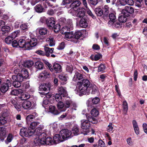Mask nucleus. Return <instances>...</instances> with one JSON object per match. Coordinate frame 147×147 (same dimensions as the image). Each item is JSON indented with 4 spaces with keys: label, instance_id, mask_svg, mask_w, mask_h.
<instances>
[{
    "label": "nucleus",
    "instance_id": "nucleus-1",
    "mask_svg": "<svg viewBox=\"0 0 147 147\" xmlns=\"http://www.w3.org/2000/svg\"><path fill=\"white\" fill-rule=\"evenodd\" d=\"M90 84V82L87 79L83 80L82 82H78L77 86L75 90V92L80 96L82 95V94H89V86Z\"/></svg>",
    "mask_w": 147,
    "mask_h": 147
},
{
    "label": "nucleus",
    "instance_id": "nucleus-2",
    "mask_svg": "<svg viewBox=\"0 0 147 147\" xmlns=\"http://www.w3.org/2000/svg\"><path fill=\"white\" fill-rule=\"evenodd\" d=\"M38 124V123L36 122H33L30 124L28 129V136H31L33 135L35 132H36L37 134L42 132V129L43 128V126H40L41 127H38L34 130L35 127Z\"/></svg>",
    "mask_w": 147,
    "mask_h": 147
},
{
    "label": "nucleus",
    "instance_id": "nucleus-3",
    "mask_svg": "<svg viewBox=\"0 0 147 147\" xmlns=\"http://www.w3.org/2000/svg\"><path fill=\"white\" fill-rule=\"evenodd\" d=\"M22 75L19 74L17 75L13 76L12 77L13 79L17 80L20 82H22L24 78L26 79L28 78V71L27 69H23L22 71Z\"/></svg>",
    "mask_w": 147,
    "mask_h": 147
},
{
    "label": "nucleus",
    "instance_id": "nucleus-4",
    "mask_svg": "<svg viewBox=\"0 0 147 147\" xmlns=\"http://www.w3.org/2000/svg\"><path fill=\"white\" fill-rule=\"evenodd\" d=\"M20 135L22 137V142H24L23 144L22 147H28L27 141H26L28 137V130L26 128H23L20 131Z\"/></svg>",
    "mask_w": 147,
    "mask_h": 147
},
{
    "label": "nucleus",
    "instance_id": "nucleus-5",
    "mask_svg": "<svg viewBox=\"0 0 147 147\" xmlns=\"http://www.w3.org/2000/svg\"><path fill=\"white\" fill-rule=\"evenodd\" d=\"M70 134V131L67 129H64L61 130L59 134L64 141L68 138H71Z\"/></svg>",
    "mask_w": 147,
    "mask_h": 147
},
{
    "label": "nucleus",
    "instance_id": "nucleus-6",
    "mask_svg": "<svg viewBox=\"0 0 147 147\" xmlns=\"http://www.w3.org/2000/svg\"><path fill=\"white\" fill-rule=\"evenodd\" d=\"M134 12V8L132 7L129 6H126L121 11L122 13L126 16H129L130 14L133 13Z\"/></svg>",
    "mask_w": 147,
    "mask_h": 147
},
{
    "label": "nucleus",
    "instance_id": "nucleus-7",
    "mask_svg": "<svg viewBox=\"0 0 147 147\" xmlns=\"http://www.w3.org/2000/svg\"><path fill=\"white\" fill-rule=\"evenodd\" d=\"M45 135V133L43 132L39 135L38 138L35 139L34 140V142L36 145L45 144V142L42 139V137Z\"/></svg>",
    "mask_w": 147,
    "mask_h": 147
},
{
    "label": "nucleus",
    "instance_id": "nucleus-8",
    "mask_svg": "<svg viewBox=\"0 0 147 147\" xmlns=\"http://www.w3.org/2000/svg\"><path fill=\"white\" fill-rule=\"evenodd\" d=\"M55 19L53 17H51L47 19V24L48 27L51 29L53 28L55 24Z\"/></svg>",
    "mask_w": 147,
    "mask_h": 147
},
{
    "label": "nucleus",
    "instance_id": "nucleus-9",
    "mask_svg": "<svg viewBox=\"0 0 147 147\" xmlns=\"http://www.w3.org/2000/svg\"><path fill=\"white\" fill-rule=\"evenodd\" d=\"M51 86V84L49 83H43L39 86V89L40 90L48 92L50 90Z\"/></svg>",
    "mask_w": 147,
    "mask_h": 147
},
{
    "label": "nucleus",
    "instance_id": "nucleus-10",
    "mask_svg": "<svg viewBox=\"0 0 147 147\" xmlns=\"http://www.w3.org/2000/svg\"><path fill=\"white\" fill-rule=\"evenodd\" d=\"M29 42L30 47H28V50L31 49L32 47L36 46L38 43L37 39L35 38L32 37V36H30V39Z\"/></svg>",
    "mask_w": 147,
    "mask_h": 147
},
{
    "label": "nucleus",
    "instance_id": "nucleus-11",
    "mask_svg": "<svg viewBox=\"0 0 147 147\" xmlns=\"http://www.w3.org/2000/svg\"><path fill=\"white\" fill-rule=\"evenodd\" d=\"M81 127L82 129H88L90 127V124L87 120L84 119L81 121Z\"/></svg>",
    "mask_w": 147,
    "mask_h": 147
},
{
    "label": "nucleus",
    "instance_id": "nucleus-12",
    "mask_svg": "<svg viewBox=\"0 0 147 147\" xmlns=\"http://www.w3.org/2000/svg\"><path fill=\"white\" fill-rule=\"evenodd\" d=\"M65 38L68 40H70L74 42H75V39L74 37L73 32H66L65 34Z\"/></svg>",
    "mask_w": 147,
    "mask_h": 147
},
{
    "label": "nucleus",
    "instance_id": "nucleus-13",
    "mask_svg": "<svg viewBox=\"0 0 147 147\" xmlns=\"http://www.w3.org/2000/svg\"><path fill=\"white\" fill-rule=\"evenodd\" d=\"M70 133H71V137L74 136H77L80 134V132L78 126L76 125L74 126L72 129L71 131H70Z\"/></svg>",
    "mask_w": 147,
    "mask_h": 147
},
{
    "label": "nucleus",
    "instance_id": "nucleus-14",
    "mask_svg": "<svg viewBox=\"0 0 147 147\" xmlns=\"http://www.w3.org/2000/svg\"><path fill=\"white\" fill-rule=\"evenodd\" d=\"M46 135L42 137L43 140L44 141L45 144L51 145L54 144L53 139L51 137H48L46 138Z\"/></svg>",
    "mask_w": 147,
    "mask_h": 147
},
{
    "label": "nucleus",
    "instance_id": "nucleus-15",
    "mask_svg": "<svg viewBox=\"0 0 147 147\" xmlns=\"http://www.w3.org/2000/svg\"><path fill=\"white\" fill-rule=\"evenodd\" d=\"M53 140L54 144H57L61 142H62L64 140L61 138L59 134L55 135L53 137Z\"/></svg>",
    "mask_w": 147,
    "mask_h": 147
},
{
    "label": "nucleus",
    "instance_id": "nucleus-16",
    "mask_svg": "<svg viewBox=\"0 0 147 147\" xmlns=\"http://www.w3.org/2000/svg\"><path fill=\"white\" fill-rule=\"evenodd\" d=\"M85 9L83 8H79L76 10V14L77 13V16L79 17H82L84 16L85 13Z\"/></svg>",
    "mask_w": 147,
    "mask_h": 147
},
{
    "label": "nucleus",
    "instance_id": "nucleus-17",
    "mask_svg": "<svg viewBox=\"0 0 147 147\" xmlns=\"http://www.w3.org/2000/svg\"><path fill=\"white\" fill-rule=\"evenodd\" d=\"M48 111L54 115H57L60 113L55 107L53 105H50L49 107Z\"/></svg>",
    "mask_w": 147,
    "mask_h": 147
},
{
    "label": "nucleus",
    "instance_id": "nucleus-18",
    "mask_svg": "<svg viewBox=\"0 0 147 147\" xmlns=\"http://www.w3.org/2000/svg\"><path fill=\"white\" fill-rule=\"evenodd\" d=\"M7 117L5 114H2L0 116V125H3L6 123Z\"/></svg>",
    "mask_w": 147,
    "mask_h": 147
},
{
    "label": "nucleus",
    "instance_id": "nucleus-19",
    "mask_svg": "<svg viewBox=\"0 0 147 147\" xmlns=\"http://www.w3.org/2000/svg\"><path fill=\"white\" fill-rule=\"evenodd\" d=\"M58 92L59 94L63 97L66 96L67 93L66 88L62 87H59Z\"/></svg>",
    "mask_w": 147,
    "mask_h": 147
},
{
    "label": "nucleus",
    "instance_id": "nucleus-20",
    "mask_svg": "<svg viewBox=\"0 0 147 147\" xmlns=\"http://www.w3.org/2000/svg\"><path fill=\"white\" fill-rule=\"evenodd\" d=\"M36 31L38 32L39 34L41 35H44L46 34L48 30L47 29L45 28H38L36 30Z\"/></svg>",
    "mask_w": 147,
    "mask_h": 147
},
{
    "label": "nucleus",
    "instance_id": "nucleus-21",
    "mask_svg": "<svg viewBox=\"0 0 147 147\" xmlns=\"http://www.w3.org/2000/svg\"><path fill=\"white\" fill-rule=\"evenodd\" d=\"M89 88V93L90 92L91 90H92V94H95L98 92V88L95 85L90 84Z\"/></svg>",
    "mask_w": 147,
    "mask_h": 147
},
{
    "label": "nucleus",
    "instance_id": "nucleus-22",
    "mask_svg": "<svg viewBox=\"0 0 147 147\" xmlns=\"http://www.w3.org/2000/svg\"><path fill=\"white\" fill-rule=\"evenodd\" d=\"M19 47L24 48L25 50H27V47L26 46L27 45V42L25 40L23 39H20L18 41Z\"/></svg>",
    "mask_w": 147,
    "mask_h": 147
},
{
    "label": "nucleus",
    "instance_id": "nucleus-23",
    "mask_svg": "<svg viewBox=\"0 0 147 147\" xmlns=\"http://www.w3.org/2000/svg\"><path fill=\"white\" fill-rule=\"evenodd\" d=\"M80 26L82 28H85L88 25L87 20L84 18H81L79 22Z\"/></svg>",
    "mask_w": 147,
    "mask_h": 147
},
{
    "label": "nucleus",
    "instance_id": "nucleus-24",
    "mask_svg": "<svg viewBox=\"0 0 147 147\" xmlns=\"http://www.w3.org/2000/svg\"><path fill=\"white\" fill-rule=\"evenodd\" d=\"M109 17L110 20L108 22V24L109 25L111 26L112 24L114 23L116 20V17L114 14L111 13L109 14Z\"/></svg>",
    "mask_w": 147,
    "mask_h": 147
},
{
    "label": "nucleus",
    "instance_id": "nucleus-25",
    "mask_svg": "<svg viewBox=\"0 0 147 147\" xmlns=\"http://www.w3.org/2000/svg\"><path fill=\"white\" fill-rule=\"evenodd\" d=\"M83 77L82 75L78 72H76L74 76L73 80L74 81H76L82 80Z\"/></svg>",
    "mask_w": 147,
    "mask_h": 147
},
{
    "label": "nucleus",
    "instance_id": "nucleus-26",
    "mask_svg": "<svg viewBox=\"0 0 147 147\" xmlns=\"http://www.w3.org/2000/svg\"><path fill=\"white\" fill-rule=\"evenodd\" d=\"M71 1H73V2L71 4L69 5V6H70L71 7H73L75 9V7H77L79 6L80 4V2L79 1L76 0H71Z\"/></svg>",
    "mask_w": 147,
    "mask_h": 147
},
{
    "label": "nucleus",
    "instance_id": "nucleus-27",
    "mask_svg": "<svg viewBox=\"0 0 147 147\" xmlns=\"http://www.w3.org/2000/svg\"><path fill=\"white\" fill-rule=\"evenodd\" d=\"M57 107L58 110L61 111H64L66 110L64 104L61 101H59L58 103Z\"/></svg>",
    "mask_w": 147,
    "mask_h": 147
},
{
    "label": "nucleus",
    "instance_id": "nucleus-28",
    "mask_svg": "<svg viewBox=\"0 0 147 147\" xmlns=\"http://www.w3.org/2000/svg\"><path fill=\"white\" fill-rule=\"evenodd\" d=\"M53 69L57 72H61L62 71V67L61 65L59 64L55 63L53 65Z\"/></svg>",
    "mask_w": 147,
    "mask_h": 147
},
{
    "label": "nucleus",
    "instance_id": "nucleus-29",
    "mask_svg": "<svg viewBox=\"0 0 147 147\" xmlns=\"http://www.w3.org/2000/svg\"><path fill=\"white\" fill-rule=\"evenodd\" d=\"M122 108L123 114L126 115L127 112L128 107L127 103L126 100L123 101V102Z\"/></svg>",
    "mask_w": 147,
    "mask_h": 147
},
{
    "label": "nucleus",
    "instance_id": "nucleus-30",
    "mask_svg": "<svg viewBox=\"0 0 147 147\" xmlns=\"http://www.w3.org/2000/svg\"><path fill=\"white\" fill-rule=\"evenodd\" d=\"M49 74V72L46 70H44L40 74L39 77L42 79L46 78L48 77Z\"/></svg>",
    "mask_w": 147,
    "mask_h": 147
},
{
    "label": "nucleus",
    "instance_id": "nucleus-31",
    "mask_svg": "<svg viewBox=\"0 0 147 147\" xmlns=\"http://www.w3.org/2000/svg\"><path fill=\"white\" fill-rule=\"evenodd\" d=\"M35 66L36 68L39 70L42 69L44 67L43 63L40 61H36L35 63Z\"/></svg>",
    "mask_w": 147,
    "mask_h": 147
},
{
    "label": "nucleus",
    "instance_id": "nucleus-32",
    "mask_svg": "<svg viewBox=\"0 0 147 147\" xmlns=\"http://www.w3.org/2000/svg\"><path fill=\"white\" fill-rule=\"evenodd\" d=\"M44 49L45 51V55L47 57L50 56V53H53L54 49L53 48H49L45 47Z\"/></svg>",
    "mask_w": 147,
    "mask_h": 147
},
{
    "label": "nucleus",
    "instance_id": "nucleus-33",
    "mask_svg": "<svg viewBox=\"0 0 147 147\" xmlns=\"http://www.w3.org/2000/svg\"><path fill=\"white\" fill-rule=\"evenodd\" d=\"M36 11L38 13H41L43 11L44 8L40 4L36 5L34 7Z\"/></svg>",
    "mask_w": 147,
    "mask_h": 147
},
{
    "label": "nucleus",
    "instance_id": "nucleus-34",
    "mask_svg": "<svg viewBox=\"0 0 147 147\" xmlns=\"http://www.w3.org/2000/svg\"><path fill=\"white\" fill-rule=\"evenodd\" d=\"M46 41L50 46H52L55 45V41L52 37H50L47 38Z\"/></svg>",
    "mask_w": 147,
    "mask_h": 147
},
{
    "label": "nucleus",
    "instance_id": "nucleus-35",
    "mask_svg": "<svg viewBox=\"0 0 147 147\" xmlns=\"http://www.w3.org/2000/svg\"><path fill=\"white\" fill-rule=\"evenodd\" d=\"M82 35V32L80 31H78L75 32L74 34V37L75 39V42H77V40Z\"/></svg>",
    "mask_w": 147,
    "mask_h": 147
},
{
    "label": "nucleus",
    "instance_id": "nucleus-36",
    "mask_svg": "<svg viewBox=\"0 0 147 147\" xmlns=\"http://www.w3.org/2000/svg\"><path fill=\"white\" fill-rule=\"evenodd\" d=\"M128 16H126L123 14V15L120 16L119 18V22L122 23H124L126 21L127 17Z\"/></svg>",
    "mask_w": 147,
    "mask_h": 147
},
{
    "label": "nucleus",
    "instance_id": "nucleus-37",
    "mask_svg": "<svg viewBox=\"0 0 147 147\" xmlns=\"http://www.w3.org/2000/svg\"><path fill=\"white\" fill-rule=\"evenodd\" d=\"M88 121L89 122H91L93 124H96L97 123V120L94 118L92 117L91 116H89L88 117Z\"/></svg>",
    "mask_w": 147,
    "mask_h": 147
},
{
    "label": "nucleus",
    "instance_id": "nucleus-38",
    "mask_svg": "<svg viewBox=\"0 0 147 147\" xmlns=\"http://www.w3.org/2000/svg\"><path fill=\"white\" fill-rule=\"evenodd\" d=\"M95 12L98 16H101L103 14V11L100 8H96L95 9Z\"/></svg>",
    "mask_w": 147,
    "mask_h": 147
},
{
    "label": "nucleus",
    "instance_id": "nucleus-39",
    "mask_svg": "<svg viewBox=\"0 0 147 147\" xmlns=\"http://www.w3.org/2000/svg\"><path fill=\"white\" fill-rule=\"evenodd\" d=\"M36 105L35 101L34 100L32 101H28V109H31L34 107Z\"/></svg>",
    "mask_w": 147,
    "mask_h": 147
},
{
    "label": "nucleus",
    "instance_id": "nucleus-40",
    "mask_svg": "<svg viewBox=\"0 0 147 147\" xmlns=\"http://www.w3.org/2000/svg\"><path fill=\"white\" fill-rule=\"evenodd\" d=\"M72 103V102L70 100H66L64 105L65 107L67 108L71 106Z\"/></svg>",
    "mask_w": 147,
    "mask_h": 147
},
{
    "label": "nucleus",
    "instance_id": "nucleus-41",
    "mask_svg": "<svg viewBox=\"0 0 147 147\" xmlns=\"http://www.w3.org/2000/svg\"><path fill=\"white\" fill-rule=\"evenodd\" d=\"M20 32L18 30H16L14 32L11 34L10 36L13 39H14L16 37L18 36L19 35Z\"/></svg>",
    "mask_w": 147,
    "mask_h": 147
},
{
    "label": "nucleus",
    "instance_id": "nucleus-42",
    "mask_svg": "<svg viewBox=\"0 0 147 147\" xmlns=\"http://www.w3.org/2000/svg\"><path fill=\"white\" fill-rule=\"evenodd\" d=\"M91 114L92 116L96 117L98 115V111L96 109L93 108L91 111Z\"/></svg>",
    "mask_w": 147,
    "mask_h": 147
},
{
    "label": "nucleus",
    "instance_id": "nucleus-43",
    "mask_svg": "<svg viewBox=\"0 0 147 147\" xmlns=\"http://www.w3.org/2000/svg\"><path fill=\"white\" fill-rule=\"evenodd\" d=\"M10 27L7 26H3L1 28L2 31L4 33L9 32L10 31Z\"/></svg>",
    "mask_w": 147,
    "mask_h": 147
},
{
    "label": "nucleus",
    "instance_id": "nucleus-44",
    "mask_svg": "<svg viewBox=\"0 0 147 147\" xmlns=\"http://www.w3.org/2000/svg\"><path fill=\"white\" fill-rule=\"evenodd\" d=\"M71 29V28L68 26H66L65 27H63L61 29V31L62 34H65L66 32V31L69 30Z\"/></svg>",
    "mask_w": 147,
    "mask_h": 147
},
{
    "label": "nucleus",
    "instance_id": "nucleus-45",
    "mask_svg": "<svg viewBox=\"0 0 147 147\" xmlns=\"http://www.w3.org/2000/svg\"><path fill=\"white\" fill-rule=\"evenodd\" d=\"M13 39L9 35L5 39V41L7 44H10L12 42Z\"/></svg>",
    "mask_w": 147,
    "mask_h": 147
},
{
    "label": "nucleus",
    "instance_id": "nucleus-46",
    "mask_svg": "<svg viewBox=\"0 0 147 147\" xmlns=\"http://www.w3.org/2000/svg\"><path fill=\"white\" fill-rule=\"evenodd\" d=\"M6 133V129L5 128L2 127L0 130V136H5Z\"/></svg>",
    "mask_w": 147,
    "mask_h": 147
},
{
    "label": "nucleus",
    "instance_id": "nucleus-47",
    "mask_svg": "<svg viewBox=\"0 0 147 147\" xmlns=\"http://www.w3.org/2000/svg\"><path fill=\"white\" fill-rule=\"evenodd\" d=\"M59 78L61 80L66 81L67 79V76L65 74H61L59 76Z\"/></svg>",
    "mask_w": 147,
    "mask_h": 147
},
{
    "label": "nucleus",
    "instance_id": "nucleus-48",
    "mask_svg": "<svg viewBox=\"0 0 147 147\" xmlns=\"http://www.w3.org/2000/svg\"><path fill=\"white\" fill-rule=\"evenodd\" d=\"M13 138V136L12 134H9L5 141L6 143L8 144L11 142Z\"/></svg>",
    "mask_w": 147,
    "mask_h": 147
},
{
    "label": "nucleus",
    "instance_id": "nucleus-49",
    "mask_svg": "<svg viewBox=\"0 0 147 147\" xmlns=\"http://www.w3.org/2000/svg\"><path fill=\"white\" fill-rule=\"evenodd\" d=\"M27 93H23L22 94L21 96L19 97V98L21 100L27 101L28 99L27 98Z\"/></svg>",
    "mask_w": 147,
    "mask_h": 147
},
{
    "label": "nucleus",
    "instance_id": "nucleus-50",
    "mask_svg": "<svg viewBox=\"0 0 147 147\" xmlns=\"http://www.w3.org/2000/svg\"><path fill=\"white\" fill-rule=\"evenodd\" d=\"M13 84L14 86L16 88H18L21 86L20 82L17 80H14L13 83Z\"/></svg>",
    "mask_w": 147,
    "mask_h": 147
},
{
    "label": "nucleus",
    "instance_id": "nucleus-51",
    "mask_svg": "<svg viewBox=\"0 0 147 147\" xmlns=\"http://www.w3.org/2000/svg\"><path fill=\"white\" fill-rule=\"evenodd\" d=\"M105 68V65L103 64H100L98 67V71H103Z\"/></svg>",
    "mask_w": 147,
    "mask_h": 147
},
{
    "label": "nucleus",
    "instance_id": "nucleus-52",
    "mask_svg": "<svg viewBox=\"0 0 147 147\" xmlns=\"http://www.w3.org/2000/svg\"><path fill=\"white\" fill-rule=\"evenodd\" d=\"M86 8V11L87 14L90 16H91L93 19H95L96 18V17L94 15H93L90 10L89 9L88 7Z\"/></svg>",
    "mask_w": 147,
    "mask_h": 147
},
{
    "label": "nucleus",
    "instance_id": "nucleus-53",
    "mask_svg": "<svg viewBox=\"0 0 147 147\" xmlns=\"http://www.w3.org/2000/svg\"><path fill=\"white\" fill-rule=\"evenodd\" d=\"M66 71L70 73H71L73 70V66L71 65H67L66 66Z\"/></svg>",
    "mask_w": 147,
    "mask_h": 147
},
{
    "label": "nucleus",
    "instance_id": "nucleus-54",
    "mask_svg": "<svg viewBox=\"0 0 147 147\" xmlns=\"http://www.w3.org/2000/svg\"><path fill=\"white\" fill-rule=\"evenodd\" d=\"M66 24L67 26L71 28V29H72L73 25L72 20L71 19H69L67 20V21L66 22Z\"/></svg>",
    "mask_w": 147,
    "mask_h": 147
},
{
    "label": "nucleus",
    "instance_id": "nucleus-55",
    "mask_svg": "<svg viewBox=\"0 0 147 147\" xmlns=\"http://www.w3.org/2000/svg\"><path fill=\"white\" fill-rule=\"evenodd\" d=\"M54 30L55 32H57L59 31L60 28V26L59 24H57L55 26H54Z\"/></svg>",
    "mask_w": 147,
    "mask_h": 147
},
{
    "label": "nucleus",
    "instance_id": "nucleus-56",
    "mask_svg": "<svg viewBox=\"0 0 147 147\" xmlns=\"http://www.w3.org/2000/svg\"><path fill=\"white\" fill-rule=\"evenodd\" d=\"M76 9L73 7H71V8L68 11V12L69 13L72 14L73 16L76 15Z\"/></svg>",
    "mask_w": 147,
    "mask_h": 147
},
{
    "label": "nucleus",
    "instance_id": "nucleus-57",
    "mask_svg": "<svg viewBox=\"0 0 147 147\" xmlns=\"http://www.w3.org/2000/svg\"><path fill=\"white\" fill-rule=\"evenodd\" d=\"M49 0H46L45 3H44V6L45 8H47V5L49 7H52L53 5L49 2Z\"/></svg>",
    "mask_w": 147,
    "mask_h": 147
},
{
    "label": "nucleus",
    "instance_id": "nucleus-58",
    "mask_svg": "<svg viewBox=\"0 0 147 147\" xmlns=\"http://www.w3.org/2000/svg\"><path fill=\"white\" fill-rule=\"evenodd\" d=\"M103 11L106 13V14H108L109 12V8L107 5H105L103 8Z\"/></svg>",
    "mask_w": 147,
    "mask_h": 147
},
{
    "label": "nucleus",
    "instance_id": "nucleus-59",
    "mask_svg": "<svg viewBox=\"0 0 147 147\" xmlns=\"http://www.w3.org/2000/svg\"><path fill=\"white\" fill-rule=\"evenodd\" d=\"M62 96L60 94H56L55 96V98L57 101H60V100L62 99Z\"/></svg>",
    "mask_w": 147,
    "mask_h": 147
},
{
    "label": "nucleus",
    "instance_id": "nucleus-60",
    "mask_svg": "<svg viewBox=\"0 0 147 147\" xmlns=\"http://www.w3.org/2000/svg\"><path fill=\"white\" fill-rule=\"evenodd\" d=\"M105 145L104 142L101 140L98 141V147H105Z\"/></svg>",
    "mask_w": 147,
    "mask_h": 147
},
{
    "label": "nucleus",
    "instance_id": "nucleus-61",
    "mask_svg": "<svg viewBox=\"0 0 147 147\" xmlns=\"http://www.w3.org/2000/svg\"><path fill=\"white\" fill-rule=\"evenodd\" d=\"M117 3L119 5H125L126 4L125 0H118Z\"/></svg>",
    "mask_w": 147,
    "mask_h": 147
},
{
    "label": "nucleus",
    "instance_id": "nucleus-62",
    "mask_svg": "<svg viewBox=\"0 0 147 147\" xmlns=\"http://www.w3.org/2000/svg\"><path fill=\"white\" fill-rule=\"evenodd\" d=\"M99 99L98 98L96 97L93 98H92V101L93 104H96L99 102Z\"/></svg>",
    "mask_w": 147,
    "mask_h": 147
},
{
    "label": "nucleus",
    "instance_id": "nucleus-63",
    "mask_svg": "<svg viewBox=\"0 0 147 147\" xmlns=\"http://www.w3.org/2000/svg\"><path fill=\"white\" fill-rule=\"evenodd\" d=\"M56 11L53 10L52 9H49L47 11V14L50 16L53 15Z\"/></svg>",
    "mask_w": 147,
    "mask_h": 147
},
{
    "label": "nucleus",
    "instance_id": "nucleus-64",
    "mask_svg": "<svg viewBox=\"0 0 147 147\" xmlns=\"http://www.w3.org/2000/svg\"><path fill=\"white\" fill-rule=\"evenodd\" d=\"M35 53L37 54L42 56L46 55L44 52L40 50H38L36 51Z\"/></svg>",
    "mask_w": 147,
    "mask_h": 147
}]
</instances>
